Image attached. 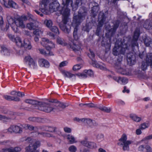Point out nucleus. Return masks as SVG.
I'll list each match as a JSON object with an SVG mask.
<instances>
[{
    "mask_svg": "<svg viewBox=\"0 0 152 152\" xmlns=\"http://www.w3.org/2000/svg\"><path fill=\"white\" fill-rule=\"evenodd\" d=\"M28 19L27 17L24 15L17 18L12 17L10 15H7V20L8 24L6 25L5 27L4 28V21L3 17L0 15V29L7 31L9 28L10 25L13 30L15 32H18L19 31V28H25V25L24 23V21H26Z\"/></svg>",
    "mask_w": 152,
    "mask_h": 152,
    "instance_id": "nucleus-1",
    "label": "nucleus"
},
{
    "mask_svg": "<svg viewBox=\"0 0 152 152\" xmlns=\"http://www.w3.org/2000/svg\"><path fill=\"white\" fill-rule=\"evenodd\" d=\"M82 4L81 0H76L75 9L72 5V0H66L65 3L63 2V7L62 10L61 11L63 16V20L60 23L59 26L61 29L65 33H69L71 28L70 26L67 23L69 16L70 15V10L67 7L68 6L69 4H70L72 7L73 10H75L77 8V7L81 5Z\"/></svg>",
    "mask_w": 152,
    "mask_h": 152,
    "instance_id": "nucleus-2",
    "label": "nucleus"
},
{
    "mask_svg": "<svg viewBox=\"0 0 152 152\" xmlns=\"http://www.w3.org/2000/svg\"><path fill=\"white\" fill-rule=\"evenodd\" d=\"M139 35V31L138 30L135 31L133 37V39L131 46L129 45L128 47L127 44L128 43H127L122 42L120 41H117L115 42V46L113 49V54L115 56L120 55H124V53L127 48L129 49L130 48H132L135 46L137 48H138V44L137 42V40L138 39ZM124 41V42H125Z\"/></svg>",
    "mask_w": 152,
    "mask_h": 152,
    "instance_id": "nucleus-3",
    "label": "nucleus"
},
{
    "mask_svg": "<svg viewBox=\"0 0 152 152\" xmlns=\"http://www.w3.org/2000/svg\"><path fill=\"white\" fill-rule=\"evenodd\" d=\"M56 0H41L40 5V10L44 14H47L50 11L53 12L59 10V3Z\"/></svg>",
    "mask_w": 152,
    "mask_h": 152,
    "instance_id": "nucleus-4",
    "label": "nucleus"
},
{
    "mask_svg": "<svg viewBox=\"0 0 152 152\" xmlns=\"http://www.w3.org/2000/svg\"><path fill=\"white\" fill-rule=\"evenodd\" d=\"M86 14V11L84 10L83 8H80L79 10L77 16H74L72 26L75 27L73 32V37L76 40L78 39V37L77 35V26L84 19Z\"/></svg>",
    "mask_w": 152,
    "mask_h": 152,
    "instance_id": "nucleus-5",
    "label": "nucleus"
},
{
    "mask_svg": "<svg viewBox=\"0 0 152 152\" xmlns=\"http://www.w3.org/2000/svg\"><path fill=\"white\" fill-rule=\"evenodd\" d=\"M8 36L9 39L15 42L16 45L19 47H24L27 49L30 50L32 48L30 42L28 39H25L23 43L21 38L18 36L15 37L14 35L9 34Z\"/></svg>",
    "mask_w": 152,
    "mask_h": 152,
    "instance_id": "nucleus-6",
    "label": "nucleus"
},
{
    "mask_svg": "<svg viewBox=\"0 0 152 152\" xmlns=\"http://www.w3.org/2000/svg\"><path fill=\"white\" fill-rule=\"evenodd\" d=\"M22 127L26 129H28L30 130L38 131L39 132L40 131H48L50 132H55L57 129L55 127L48 126H40L38 129L36 127H34L29 124H23L22 125Z\"/></svg>",
    "mask_w": 152,
    "mask_h": 152,
    "instance_id": "nucleus-7",
    "label": "nucleus"
},
{
    "mask_svg": "<svg viewBox=\"0 0 152 152\" xmlns=\"http://www.w3.org/2000/svg\"><path fill=\"white\" fill-rule=\"evenodd\" d=\"M41 104H39V106L36 107L37 108L43 111L49 113L51 111H55L56 109L55 107L54 102L50 103H46L40 102Z\"/></svg>",
    "mask_w": 152,
    "mask_h": 152,
    "instance_id": "nucleus-8",
    "label": "nucleus"
},
{
    "mask_svg": "<svg viewBox=\"0 0 152 152\" xmlns=\"http://www.w3.org/2000/svg\"><path fill=\"white\" fill-rule=\"evenodd\" d=\"M127 139L126 135L125 134H123L118 143V145L122 147L124 151H128L129 150V145L132 143L131 141L127 140Z\"/></svg>",
    "mask_w": 152,
    "mask_h": 152,
    "instance_id": "nucleus-9",
    "label": "nucleus"
},
{
    "mask_svg": "<svg viewBox=\"0 0 152 152\" xmlns=\"http://www.w3.org/2000/svg\"><path fill=\"white\" fill-rule=\"evenodd\" d=\"M90 53L88 54V56L91 59V64L93 66L99 68L102 70H106V69L105 66L104 64H101L97 62L94 59L95 55L93 52L91 50H89Z\"/></svg>",
    "mask_w": 152,
    "mask_h": 152,
    "instance_id": "nucleus-10",
    "label": "nucleus"
},
{
    "mask_svg": "<svg viewBox=\"0 0 152 152\" xmlns=\"http://www.w3.org/2000/svg\"><path fill=\"white\" fill-rule=\"evenodd\" d=\"M40 145V142L39 141L34 140L26 148V152H39L37 150V148Z\"/></svg>",
    "mask_w": 152,
    "mask_h": 152,
    "instance_id": "nucleus-11",
    "label": "nucleus"
},
{
    "mask_svg": "<svg viewBox=\"0 0 152 152\" xmlns=\"http://www.w3.org/2000/svg\"><path fill=\"white\" fill-rule=\"evenodd\" d=\"M28 16L31 22L26 24V27L30 30H34L38 26V23L35 20L33 16L29 13L28 14Z\"/></svg>",
    "mask_w": 152,
    "mask_h": 152,
    "instance_id": "nucleus-12",
    "label": "nucleus"
},
{
    "mask_svg": "<svg viewBox=\"0 0 152 152\" xmlns=\"http://www.w3.org/2000/svg\"><path fill=\"white\" fill-rule=\"evenodd\" d=\"M145 61L146 63L144 61L142 62L141 66L143 71L145 70L148 65H150L152 67V53H148L147 55Z\"/></svg>",
    "mask_w": 152,
    "mask_h": 152,
    "instance_id": "nucleus-13",
    "label": "nucleus"
},
{
    "mask_svg": "<svg viewBox=\"0 0 152 152\" xmlns=\"http://www.w3.org/2000/svg\"><path fill=\"white\" fill-rule=\"evenodd\" d=\"M0 2L1 4L6 8L12 7L14 9L18 8V4L12 0H9L7 2L5 0H0Z\"/></svg>",
    "mask_w": 152,
    "mask_h": 152,
    "instance_id": "nucleus-14",
    "label": "nucleus"
},
{
    "mask_svg": "<svg viewBox=\"0 0 152 152\" xmlns=\"http://www.w3.org/2000/svg\"><path fill=\"white\" fill-rule=\"evenodd\" d=\"M94 73L91 70H85L82 73H78L76 74V75L80 78H85L88 76H92L93 75Z\"/></svg>",
    "mask_w": 152,
    "mask_h": 152,
    "instance_id": "nucleus-15",
    "label": "nucleus"
},
{
    "mask_svg": "<svg viewBox=\"0 0 152 152\" xmlns=\"http://www.w3.org/2000/svg\"><path fill=\"white\" fill-rule=\"evenodd\" d=\"M24 62L26 64L28 65L29 66H31L34 68H36L37 66L36 63L30 56L25 57L24 59Z\"/></svg>",
    "mask_w": 152,
    "mask_h": 152,
    "instance_id": "nucleus-16",
    "label": "nucleus"
},
{
    "mask_svg": "<svg viewBox=\"0 0 152 152\" xmlns=\"http://www.w3.org/2000/svg\"><path fill=\"white\" fill-rule=\"evenodd\" d=\"M8 130L10 133L14 132L16 133H20L22 132V128L17 126H12L8 128Z\"/></svg>",
    "mask_w": 152,
    "mask_h": 152,
    "instance_id": "nucleus-17",
    "label": "nucleus"
},
{
    "mask_svg": "<svg viewBox=\"0 0 152 152\" xmlns=\"http://www.w3.org/2000/svg\"><path fill=\"white\" fill-rule=\"evenodd\" d=\"M81 46L80 44L76 42L75 43H73L71 47L75 52L79 53L82 50Z\"/></svg>",
    "mask_w": 152,
    "mask_h": 152,
    "instance_id": "nucleus-18",
    "label": "nucleus"
},
{
    "mask_svg": "<svg viewBox=\"0 0 152 152\" xmlns=\"http://www.w3.org/2000/svg\"><path fill=\"white\" fill-rule=\"evenodd\" d=\"M55 107V111H58L61 110L62 109L66 107L67 106L64 103L58 102H54Z\"/></svg>",
    "mask_w": 152,
    "mask_h": 152,
    "instance_id": "nucleus-19",
    "label": "nucleus"
},
{
    "mask_svg": "<svg viewBox=\"0 0 152 152\" xmlns=\"http://www.w3.org/2000/svg\"><path fill=\"white\" fill-rule=\"evenodd\" d=\"M127 60L128 64L130 65H133L136 63L135 57L134 55L128 54Z\"/></svg>",
    "mask_w": 152,
    "mask_h": 152,
    "instance_id": "nucleus-20",
    "label": "nucleus"
},
{
    "mask_svg": "<svg viewBox=\"0 0 152 152\" xmlns=\"http://www.w3.org/2000/svg\"><path fill=\"white\" fill-rule=\"evenodd\" d=\"M38 64L41 67L48 68L49 66V63L48 61L43 58L39 59L38 61Z\"/></svg>",
    "mask_w": 152,
    "mask_h": 152,
    "instance_id": "nucleus-21",
    "label": "nucleus"
},
{
    "mask_svg": "<svg viewBox=\"0 0 152 152\" xmlns=\"http://www.w3.org/2000/svg\"><path fill=\"white\" fill-rule=\"evenodd\" d=\"M21 150V148L19 147H11L7 149H4L2 150V152H19Z\"/></svg>",
    "mask_w": 152,
    "mask_h": 152,
    "instance_id": "nucleus-22",
    "label": "nucleus"
},
{
    "mask_svg": "<svg viewBox=\"0 0 152 152\" xmlns=\"http://www.w3.org/2000/svg\"><path fill=\"white\" fill-rule=\"evenodd\" d=\"M114 79L118 83L123 85H125L128 82L127 79L125 78L115 77Z\"/></svg>",
    "mask_w": 152,
    "mask_h": 152,
    "instance_id": "nucleus-23",
    "label": "nucleus"
},
{
    "mask_svg": "<svg viewBox=\"0 0 152 152\" xmlns=\"http://www.w3.org/2000/svg\"><path fill=\"white\" fill-rule=\"evenodd\" d=\"M101 14H102V13H100V14H99V18H98L99 20L100 21L99 22L98 25V28L96 31V34L97 35H99V34L98 33V29H99V27H101L102 26L103 23L104 21V15H103V13H102V15L101 19L100 18V15Z\"/></svg>",
    "mask_w": 152,
    "mask_h": 152,
    "instance_id": "nucleus-24",
    "label": "nucleus"
},
{
    "mask_svg": "<svg viewBox=\"0 0 152 152\" xmlns=\"http://www.w3.org/2000/svg\"><path fill=\"white\" fill-rule=\"evenodd\" d=\"M62 74L65 77H67L69 78L74 77L75 78V75L72 74L71 72L65 70L62 71L61 72Z\"/></svg>",
    "mask_w": 152,
    "mask_h": 152,
    "instance_id": "nucleus-25",
    "label": "nucleus"
},
{
    "mask_svg": "<svg viewBox=\"0 0 152 152\" xmlns=\"http://www.w3.org/2000/svg\"><path fill=\"white\" fill-rule=\"evenodd\" d=\"M25 102L27 103L32 104L33 105H36L35 106V108L37 109L36 107L39 106V104H41L40 102H38L36 100H34L31 99H26L25 100Z\"/></svg>",
    "mask_w": 152,
    "mask_h": 152,
    "instance_id": "nucleus-26",
    "label": "nucleus"
},
{
    "mask_svg": "<svg viewBox=\"0 0 152 152\" xmlns=\"http://www.w3.org/2000/svg\"><path fill=\"white\" fill-rule=\"evenodd\" d=\"M1 53L5 55H9L10 54V52L7 48L3 46L1 47Z\"/></svg>",
    "mask_w": 152,
    "mask_h": 152,
    "instance_id": "nucleus-27",
    "label": "nucleus"
},
{
    "mask_svg": "<svg viewBox=\"0 0 152 152\" xmlns=\"http://www.w3.org/2000/svg\"><path fill=\"white\" fill-rule=\"evenodd\" d=\"M67 138L70 144H72L77 142L75 137L72 135H68L67 136Z\"/></svg>",
    "mask_w": 152,
    "mask_h": 152,
    "instance_id": "nucleus-28",
    "label": "nucleus"
},
{
    "mask_svg": "<svg viewBox=\"0 0 152 152\" xmlns=\"http://www.w3.org/2000/svg\"><path fill=\"white\" fill-rule=\"evenodd\" d=\"M130 117L131 119L136 122H139L141 120L140 117L134 114H131L130 115Z\"/></svg>",
    "mask_w": 152,
    "mask_h": 152,
    "instance_id": "nucleus-29",
    "label": "nucleus"
},
{
    "mask_svg": "<svg viewBox=\"0 0 152 152\" xmlns=\"http://www.w3.org/2000/svg\"><path fill=\"white\" fill-rule=\"evenodd\" d=\"M49 40L48 39L45 38H42V40L41 42V44L42 45L46 48Z\"/></svg>",
    "mask_w": 152,
    "mask_h": 152,
    "instance_id": "nucleus-30",
    "label": "nucleus"
},
{
    "mask_svg": "<svg viewBox=\"0 0 152 152\" xmlns=\"http://www.w3.org/2000/svg\"><path fill=\"white\" fill-rule=\"evenodd\" d=\"M39 50L40 53L43 54H48L49 56H53L54 55V54L53 53L50 51H49L47 52H46L45 50L39 48Z\"/></svg>",
    "mask_w": 152,
    "mask_h": 152,
    "instance_id": "nucleus-31",
    "label": "nucleus"
},
{
    "mask_svg": "<svg viewBox=\"0 0 152 152\" xmlns=\"http://www.w3.org/2000/svg\"><path fill=\"white\" fill-rule=\"evenodd\" d=\"M99 108L100 110L107 113L110 112L111 110L110 108L103 106H99Z\"/></svg>",
    "mask_w": 152,
    "mask_h": 152,
    "instance_id": "nucleus-32",
    "label": "nucleus"
},
{
    "mask_svg": "<svg viewBox=\"0 0 152 152\" xmlns=\"http://www.w3.org/2000/svg\"><path fill=\"white\" fill-rule=\"evenodd\" d=\"M87 147L91 149L94 148L96 147V145L93 142H89Z\"/></svg>",
    "mask_w": 152,
    "mask_h": 152,
    "instance_id": "nucleus-33",
    "label": "nucleus"
},
{
    "mask_svg": "<svg viewBox=\"0 0 152 152\" xmlns=\"http://www.w3.org/2000/svg\"><path fill=\"white\" fill-rule=\"evenodd\" d=\"M55 45L51 41H49L48 44L46 47V49L49 51H50L51 48H55Z\"/></svg>",
    "mask_w": 152,
    "mask_h": 152,
    "instance_id": "nucleus-34",
    "label": "nucleus"
},
{
    "mask_svg": "<svg viewBox=\"0 0 152 152\" xmlns=\"http://www.w3.org/2000/svg\"><path fill=\"white\" fill-rule=\"evenodd\" d=\"M149 126V124L148 123H144L141 124L139 127L142 130H143L148 128Z\"/></svg>",
    "mask_w": 152,
    "mask_h": 152,
    "instance_id": "nucleus-35",
    "label": "nucleus"
},
{
    "mask_svg": "<svg viewBox=\"0 0 152 152\" xmlns=\"http://www.w3.org/2000/svg\"><path fill=\"white\" fill-rule=\"evenodd\" d=\"M42 33L43 31L39 29H36L33 32V34L34 35L39 36L42 34Z\"/></svg>",
    "mask_w": 152,
    "mask_h": 152,
    "instance_id": "nucleus-36",
    "label": "nucleus"
},
{
    "mask_svg": "<svg viewBox=\"0 0 152 152\" xmlns=\"http://www.w3.org/2000/svg\"><path fill=\"white\" fill-rule=\"evenodd\" d=\"M82 67L80 64H76L74 65L72 67V70L74 71H76L80 69Z\"/></svg>",
    "mask_w": 152,
    "mask_h": 152,
    "instance_id": "nucleus-37",
    "label": "nucleus"
},
{
    "mask_svg": "<svg viewBox=\"0 0 152 152\" xmlns=\"http://www.w3.org/2000/svg\"><path fill=\"white\" fill-rule=\"evenodd\" d=\"M151 139H152V134L145 136L142 139L141 141L146 142Z\"/></svg>",
    "mask_w": 152,
    "mask_h": 152,
    "instance_id": "nucleus-38",
    "label": "nucleus"
},
{
    "mask_svg": "<svg viewBox=\"0 0 152 152\" xmlns=\"http://www.w3.org/2000/svg\"><path fill=\"white\" fill-rule=\"evenodd\" d=\"M82 122H83L86 123L89 125L91 126L93 124L92 121L89 119H81Z\"/></svg>",
    "mask_w": 152,
    "mask_h": 152,
    "instance_id": "nucleus-39",
    "label": "nucleus"
},
{
    "mask_svg": "<svg viewBox=\"0 0 152 152\" xmlns=\"http://www.w3.org/2000/svg\"><path fill=\"white\" fill-rule=\"evenodd\" d=\"M68 150L70 152H76L77 151V148L75 145H72L68 148Z\"/></svg>",
    "mask_w": 152,
    "mask_h": 152,
    "instance_id": "nucleus-40",
    "label": "nucleus"
},
{
    "mask_svg": "<svg viewBox=\"0 0 152 152\" xmlns=\"http://www.w3.org/2000/svg\"><path fill=\"white\" fill-rule=\"evenodd\" d=\"M57 42L59 44H60L64 46H65L66 44V43L64 42V39L60 38H58L57 39Z\"/></svg>",
    "mask_w": 152,
    "mask_h": 152,
    "instance_id": "nucleus-41",
    "label": "nucleus"
},
{
    "mask_svg": "<svg viewBox=\"0 0 152 152\" xmlns=\"http://www.w3.org/2000/svg\"><path fill=\"white\" fill-rule=\"evenodd\" d=\"M89 141H88V139L87 137L85 138L84 139L81 140L80 142L83 145L87 147Z\"/></svg>",
    "mask_w": 152,
    "mask_h": 152,
    "instance_id": "nucleus-42",
    "label": "nucleus"
},
{
    "mask_svg": "<svg viewBox=\"0 0 152 152\" xmlns=\"http://www.w3.org/2000/svg\"><path fill=\"white\" fill-rule=\"evenodd\" d=\"M104 138V136L102 134H98L96 137V140L97 141L100 142L103 140Z\"/></svg>",
    "mask_w": 152,
    "mask_h": 152,
    "instance_id": "nucleus-43",
    "label": "nucleus"
},
{
    "mask_svg": "<svg viewBox=\"0 0 152 152\" xmlns=\"http://www.w3.org/2000/svg\"><path fill=\"white\" fill-rule=\"evenodd\" d=\"M119 23L118 21H117V22H116V23L114 25V27H113V30L112 29H109V28H107V27H106V29L107 30H109L110 32H111L112 31H115V29L118 26Z\"/></svg>",
    "mask_w": 152,
    "mask_h": 152,
    "instance_id": "nucleus-44",
    "label": "nucleus"
},
{
    "mask_svg": "<svg viewBox=\"0 0 152 152\" xmlns=\"http://www.w3.org/2000/svg\"><path fill=\"white\" fill-rule=\"evenodd\" d=\"M44 23L48 27H50L52 25V22L50 20H46L44 21Z\"/></svg>",
    "mask_w": 152,
    "mask_h": 152,
    "instance_id": "nucleus-45",
    "label": "nucleus"
},
{
    "mask_svg": "<svg viewBox=\"0 0 152 152\" xmlns=\"http://www.w3.org/2000/svg\"><path fill=\"white\" fill-rule=\"evenodd\" d=\"M99 10V8L98 6H94L92 8L91 12H92L94 15H96V13Z\"/></svg>",
    "mask_w": 152,
    "mask_h": 152,
    "instance_id": "nucleus-46",
    "label": "nucleus"
},
{
    "mask_svg": "<svg viewBox=\"0 0 152 152\" xmlns=\"http://www.w3.org/2000/svg\"><path fill=\"white\" fill-rule=\"evenodd\" d=\"M118 72L123 75H128V73L126 72V70L121 68H118Z\"/></svg>",
    "mask_w": 152,
    "mask_h": 152,
    "instance_id": "nucleus-47",
    "label": "nucleus"
},
{
    "mask_svg": "<svg viewBox=\"0 0 152 152\" xmlns=\"http://www.w3.org/2000/svg\"><path fill=\"white\" fill-rule=\"evenodd\" d=\"M64 132L67 133H71L72 129L71 128L67 126H65L63 128Z\"/></svg>",
    "mask_w": 152,
    "mask_h": 152,
    "instance_id": "nucleus-48",
    "label": "nucleus"
},
{
    "mask_svg": "<svg viewBox=\"0 0 152 152\" xmlns=\"http://www.w3.org/2000/svg\"><path fill=\"white\" fill-rule=\"evenodd\" d=\"M68 62L67 61H64L61 62L59 65V67H62L66 66L68 65Z\"/></svg>",
    "mask_w": 152,
    "mask_h": 152,
    "instance_id": "nucleus-49",
    "label": "nucleus"
},
{
    "mask_svg": "<svg viewBox=\"0 0 152 152\" xmlns=\"http://www.w3.org/2000/svg\"><path fill=\"white\" fill-rule=\"evenodd\" d=\"M50 30L53 32L59 34L58 30L57 27L53 26L50 28Z\"/></svg>",
    "mask_w": 152,
    "mask_h": 152,
    "instance_id": "nucleus-50",
    "label": "nucleus"
},
{
    "mask_svg": "<svg viewBox=\"0 0 152 152\" xmlns=\"http://www.w3.org/2000/svg\"><path fill=\"white\" fill-rule=\"evenodd\" d=\"M109 39V42H106L105 44L104 43V40H103L102 42V45H105L107 46L108 48V49H109L110 47V39Z\"/></svg>",
    "mask_w": 152,
    "mask_h": 152,
    "instance_id": "nucleus-51",
    "label": "nucleus"
},
{
    "mask_svg": "<svg viewBox=\"0 0 152 152\" xmlns=\"http://www.w3.org/2000/svg\"><path fill=\"white\" fill-rule=\"evenodd\" d=\"M9 119L7 117L0 115V120H2L4 121H7Z\"/></svg>",
    "mask_w": 152,
    "mask_h": 152,
    "instance_id": "nucleus-52",
    "label": "nucleus"
},
{
    "mask_svg": "<svg viewBox=\"0 0 152 152\" xmlns=\"http://www.w3.org/2000/svg\"><path fill=\"white\" fill-rule=\"evenodd\" d=\"M145 44L147 46H149L151 45V44H152V41H150L147 39H146L145 41Z\"/></svg>",
    "mask_w": 152,
    "mask_h": 152,
    "instance_id": "nucleus-53",
    "label": "nucleus"
},
{
    "mask_svg": "<svg viewBox=\"0 0 152 152\" xmlns=\"http://www.w3.org/2000/svg\"><path fill=\"white\" fill-rule=\"evenodd\" d=\"M11 142L9 141H5L3 142H0V144L10 146Z\"/></svg>",
    "mask_w": 152,
    "mask_h": 152,
    "instance_id": "nucleus-54",
    "label": "nucleus"
},
{
    "mask_svg": "<svg viewBox=\"0 0 152 152\" xmlns=\"http://www.w3.org/2000/svg\"><path fill=\"white\" fill-rule=\"evenodd\" d=\"M117 103L120 105H124L125 104V102L121 100H118L117 102Z\"/></svg>",
    "mask_w": 152,
    "mask_h": 152,
    "instance_id": "nucleus-55",
    "label": "nucleus"
},
{
    "mask_svg": "<svg viewBox=\"0 0 152 152\" xmlns=\"http://www.w3.org/2000/svg\"><path fill=\"white\" fill-rule=\"evenodd\" d=\"M140 127L139 128L137 129L135 131L136 134L137 135L141 134L142 133Z\"/></svg>",
    "mask_w": 152,
    "mask_h": 152,
    "instance_id": "nucleus-56",
    "label": "nucleus"
},
{
    "mask_svg": "<svg viewBox=\"0 0 152 152\" xmlns=\"http://www.w3.org/2000/svg\"><path fill=\"white\" fill-rule=\"evenodd\" d=\"M145 150V148L144 145H141L138 147V150L139 151L143 152Z\"/></svg>",
    "mask_w": 152,
    "mask_h": 152,
    "instance_id": "nucleus-57",
    "label": "nucleus"
},
{
    "mask_svg": "<svg viewBox=\"0 0 152 152\" xmlns=\"http://www.w3.org/2000/svg\"><path fill=\"white\" fill-rule=\"evenodd\" d=\"M4 98L8 100H13V97H11V96L8 95H6L4 96Z\"/></svg>",
    "mask_w": 152,
    "mask_h": 152,
    "instance_id": "nucleus-58",
    "label": "nucleus"
},
{
    "mask_svg": "<svg viewBox=\"0 0 152 152\" xmlns=\"http://www.w3.org/2000/svg\"><path fill=\"white\" fill-rule=\"evenodd\" d=\"M145 149H146L147 152H151V148L149 145H146L145 147Z\"/></svg>",
    "mask_w": 152,
    "mask_h": 152,
    "instance_id": "nucleus-59",
    "label": "nucleus"
},
{
    "mask_svg": "<svg viewBox=\"0 0 152 152\" xmlns=\"http://www.w3.org/2000/svg\"><path fill=\"white\" fill-rule=\"evenodd\" d=\"M41 134H43L44 136L48 137H50L51 136V135L50 134H46L44 132H42Z\"/></svg>",
    "mask_w": 152,
    "mask_h": 152,
    "instance_id": "nucleus-60",
    "label": "nucleus"
},
{
    "mask_svg": "<svg viewBox=\"0 0 152 152\" xmlns=\"http://www.w3.org/2000/svg\"><path fill=\"white\" fill-rule=\"evenodd\" d=\"M23 33L25 35H30V32L28 31L27 30H24L23 31Z\"/></svg>",
    "mask_w": 152,
    "mask_h": 152,
    "instance_id": "nucleus-61",
    "label": "nucleus"
},
{
    "mask_svg": "<svg viewBox=\"0 0 152 152\" xmlns=\"http://www.w3.org/2000/svg\"><path fill=\"white\" fill-rule=\"evenodd\" d=\"M86 106L89 107H93L94 106V105L92 103H86Z\"/></svg>",
    "mask_w": 152,
    "mask_h": 152,
    "instance_id": "nucleus-62",
    "label": "nucleus"
},
{
    "mask_svg": "<svg viewBox=\"0 0 152 152\" xmlns=\"http://www.w3.org/2000/svg\"><path fill=\"white\" fill-rule=\"evenodd\" d=\"M19 96H24V94L20 92H18L17 93V95Z\"/></svg>",
    "mask_w": 152,
    "mask_h": 152,
    "instance_id": "nucleus-63",
    "label": "nucleus"
},
{
    "mask_svg": "<svg viewBox=\"0 0 152 152\" xmlns=\"http://www.w3.org/2000/svg\"><path fill=\"white\" fill-rule=\"evenodd\" d=\"M99 152H106V151L103 149L100 148L98 149Z\"/></svg>",
    "mask_w": 152,
    "mask_h": 152,
    "instance_id": "nucleus-64",
    "label": "nucleus"
}]
</instances>
